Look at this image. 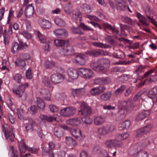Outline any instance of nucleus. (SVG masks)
Wrapping results in <instances>:
<instances>
[{"instance_id":"f257e3e1","label":"nucleus","mask_w":157,"mask_h":157,"mask_svg":"<svg viewBox=\"0 0 157 157\" xmlns=\"http://www.w3.org/2000/svg\"><path fill=\"white\" fill-rule=\"evenodd\" d=\"M128 136L127 133H124L117 135L114 139H109L106 140L105 142L106 147L108 148H111L113 147L115 148L121 147L122 143L120 141L127 138Z\"/></svg>"},{"instance_id":"f03ea898","label":"nucleus","mask_w":157,"mask_h":157,"mask_svg":"<svg viewBox=\"0 0 157 157\" xmlns=\"http://www.w3.org/2000/svg\"><path fill=\"white\" fill-rule=\"evenodd\" d=\"M109 61L106 59H102L93 61L91 67L95 71H99L107 69L109 67Z\"/></svg>"},{"instance_id":"7ed1b4c3","label":"nucleus","mask_w":157,"mask_h":157,"mask_svg":"<svg viewBox=\"0 0 157 157\" xmlns=\"http://www.w3.org/2000/svg\"><path fill=\"white\" fill-rule=\"evenodd\" d=\"M2 131L4 132L6 139L8 141L13 142L14 141V134L13 132V128L12 126H8L7 124L5 126L2 125Z\"/></svg>"},{"instance_id":"20e7f679","label":"nucleus","mask_w":157,"mask_h":157,"mask_svg":"<svg viewBox=\"0 0 157 157\" xmlns=\"http://www.w3.org/2000/svg\"><path fill=\"white\" fill-rule=\"evenodd\" d=\"M81 27H82L84 30L86 31L91 32H93L94 31L93 29L88 27L84 23H82L78 27H73L71 29V32L75 34L83 35L84 34V33L81 31Z\"/></svg>"},{"instance_id":"39448f33","label":"nucleus","mask_w":157,"mask_h":157,"mask_svg":"<svg viewBox=\"0 0 157 157\" xmlns=\"http://www.w3.org/2000/svg\"><path fill=\"white\" fill-rule=\"evenodd\" d=\"M132 103L131 99L129 98L126 101H118L117 104L118 112L120 113L124 111L128 107L131 105Z\"/></svg>"},{"instance_id":"423d86ee","label":"nucleus","mask_w":157,"mask_h":157,"mask_svg":"<svg viewBox=\"0 0 157 157\" xmlns=\"http://www.w3.org/2000/svg\"><path fill=\"white\" fill-rule=\"evenodd\" d=\"M59 53L61 55L65 56H70L73 54L74 51L72 46L69 44L68 43L63 48L59 50Z\"/></svg>"},{"instance_id":"0eeeda50","label":"nucleus","mask_w":157,"mask_h":157,"mask_svg":"<svg viewBox=\"0 0 157 157\" xmlns=\"http://www.w3.org/2000/svg\"><path fill=\"white\" fill-rule=\"evenodd\" d=\"M81 109L79 110V113L83 116H90L92 113V110L90 107L85 102H82L80 105Z\"/></svg>"},{"instance_id":"6e6552de","label":"nucleus","mask_w":157,"mask_h":157,"mask_svg":"<svg viewBox=\"0 0 157 157\" xmlns=\"http://www.w3.org/2000/svg\"><path fill=\"white\" fill-rule=\"evenodd\" d=\"M152 126L151 124L146 125L142 128L136 131V135L137 137H141L147 134L151 129Z\"/></svg>"},{"instance_id":"1a4fd4ad","label":"nucleus","mask_w":157,"mask_h":157,"mask_svg":"<svg viewBox=\"0 0 157 157\" xmlns=\"http://www.w3.org/2000/svg\"><path fill=\"white\" fill-rule=\"evenodd\" d=\"M114 129V127L112 126H110L108 127L103 126L98 128L97 132L100 135L104 136L108 134L109 132H112Z\"/></svg>"},{"instance_id":"9d476101","label":"nucleus","mask_w":157,"mask_h":157,"mask_svg":"<svg viewBox=\"0 0 157 157\" xmlns=\"http://www.w3.org/2000/svg\"><path fill=\"white\" fill-rule=\"evenodd\" d=\"M87 59V57L86 55L78 54L73 59V61L75 63L81 65H84L86 63Z\"/></svg>"},{"instance_id":"9b49d317","label":"nucleus","mask_w":157,"mask_h":157,"mask_svg":"<svg viewBox=\"0 0 157 157\" xmlns=\"http://www.w3.org/2000/svg\"><path fill=\"white\" fill-rule=\"evenodd\" d=\"M53 33L57 37L60 38H65L68 35V31L64 29H56L53 31Z\"/></svg>"},{"instance_id":"f8f14e48","label":"nucleus","mask_w":157,"mask_h":157,"mask_svg":"<svg viewBox=\"0 0 157 157\" xmlns=\"http://www.w3.org/2000/svg\"><path fill=\"white\" fill-rule=\"evenodd\" d=\"M108 53V52L106 51L100 49L90 50L86 52L87 54L94 57L98 56L100 55H106Z\"/></svg>"},{"instance_id":"ddd939ff","label":"nucleus","mask_w":157,"mask_h":157,"mask_svg":"<svg viewBox=\"0 0 157 157\" xmlns=\"http://www.w3.org/2000/svg\"><path fill=\"white\" fill-rule=\"evenodd\" d=\"M64 75L60 74H54L51 77V80L54 84H58L62 82L64 79Z\"/></svg>"},{"instance_id":"4468645a","label":"nucleus","mask_w":157,"mask_h":157,"mask_svg":"<svg viewBox=\"0 0 157 157\" xmlns=\"http://www.w3.org/2000/svg\"><path fill=\"white\" fill-rule=\"evenodd\" d=\"M13 92L14 94L18 97L22 98V100L23 101L26 100L27 95L25 92V89H13Z\"/></svg>"},{"instance_id":"2eb2a0df","label":"nucleus","mask_w":157,"mask_h":157,"mask_svg":"<svg viewBox=\"0 0 157 157\" xmlns=\"http://www.w3.org/2000/svg\"><path fill=\"white\" fill-rule=\"evenodd\" d=\"M150 140L151 138L150 137L146 138L142 140L137 144L142 150L150 144Z\"/></svg>"},{"instance_id":"dca6fc26","label":"nucleus","mask_w":157,"mask_h":157,"mask_svg":"<svg viewBox=\"0 0 157 157\" xmlns=\"http://www.w3.org/2000/svg\"><path fill=\"white\" fill-rule=\"evenodd\" d=\"M157 81V76L156 74L152 75L148 77L145 80H144L140 83L138 85V87L139 88L141 87L144 85L146 82L147 81L149 83H152Z\"/></svg>"},{"instance_id":"f3484780","label":"nucleus","mask_w":157,"mask_h":157,"mask_svg":"<svg viewBox=\"0 0 157 157\" xmlns=\"http://www.w3.org/2000/svg\"><path fill=\"white\" fill-rule=\"evenodd\" d=\"M67 73L69 77L73 79H77L78 76V71L72 68L68 69L67 70Z\"/></svg>"},{"instance_id":"a211bd4d","label":"nucleus","mask_w":157,"mask_h":157,"mask_svg":"<svg viewBox=\"0 0 157 157\" xmlns=\"http://www.w3.org/2000/svg\"><path fill=\"white\" fill-rule=\"evenodd\" d=\"M70 132L71 135L77 139L80 140L83 137L81 131L79 129H71Z\"/></svg>"},{"instance_id":"6ab92c4d","label":"nucleus","mask_w":157,"mask_h":157,"mask_svg":"<svg viewBox=\"0 0 157 157\" xmlns=\"http://www.w3.org/2000/svg\"><path fill=\"white\" fill-rule=\"evenodd\" d=\"M150 113V111L149 110H144L139 113L136 116V120L137 121H140L143 120L146 117L148 116Z\"/></svg>"},{"instance_id":"aec40b11","label":"nucleus","mask_w":157,"mask_h":157,"mask_svg":"<svg viewBox=\"0 0 157 157\" xmlns=\"http://www.w3.org/2000/svg\"><path fill=\"white\" fill-rule=\"evenodd\" d=\"M33 8L31 4H29L25 8V16L27 18H30L33 16Z\"/></svg>"},{"instance_id":"412c9836","label":"nucleus","mask_w":157,"mask_h":157,"mask_svg":"<svg viewBox=\"0 0 157 157\" xmlns=\"http://www.w3.org/2000/svg\"><path fill=\"white\" fill-rule=\"evenodd\" d=\"M67 124L73 126H77L80 124L81 121L78 118L71 119L67 120L66 121Z\"/></svg>"},{"instance_id":"4be33fe9","label":"nucleus","mask_w":157,"mask_h":157,"mask_svg":"<svg viewBox=\"0 0 157 157\" xmlns=\"http://www.w3.org/2000/svg\"><path fill=\"white\" fill-rule=\"evenodd\" d=\"M19 148L21 153H25L26 150H28V147L26 145L25 142L24 140H22L19 142Z\"/></svg>"},{"instance_id":"5701e85b","label":"nucleus","mask_w":157,"mask_h":157,"mask_svg":"<svg viewBox=\"0 0 157 157\" xmlns=\"http://www.w3.org/2000/svg\"><path fill=\"white\" fill-rule=\"evenodd\" d=\"M103 25L105 29L111 31L113 33H116L117 34H118L119 31L115 27H112L111 25L107 23H104Z\"/></svg>"},{"instance_id":"b1692460","label":"nucleus","mask_w":157,"mask_h":157,"mask_svg":"<svg viewBox=\"0 0 157 157\" xmlns=\"http://www.w3.org/2000/svg\"><path fill=\"white\" fill-rule=\"evenodd\" d=\"M82 17L81 13L78 10L75 9L73 11L72 17L74 20L80 21Z\"/></svg>"},{"instance_id":"393cba45","label":"nucleus","mask_w":157,"mask_h":157,"mask_svg":"<svg viewBox=\"0 0 157 157\" xmlns=\"http://www.w3.org/2000/svg\"><path fill=\"white\" fill-rule=\"evenodd\" d=\"M105 121V118L101 116H96L94 119V123L97 125H102Z\"/></svg>"},{"instance_id":"a878e982","label":"nucleus","mask_w":157,"mask_h":157,"mask_svg":"<svg viewBox=\"0 0 157 157\" xmlns=\"http://www.w3.org/2000/svg\"><path fill=\"white\" fill-rule=\"evenodd\" d=\"M54 135L58 137H61L63 136L64 133L61 128L58 126H56L54 129Z\"/></svg>"},{"instance_id":"bb28decb","label":"nucleus","mask_w":157,"mask_h":157,"mask_svg":"<svg viewBox=\"0 0 157 157\" xmlns=\"http://www.w3.org/2000/svg\"><path fill=\"white\" fill-rule=\"evenodd\" d=\"M141 150V149L137 144L131 148L129 150V153L130 155H133Z\"/></svg>"},{"instance_id":"cd10ccee","label":"nucleus","mask_w":157,"mask_h":157,"mask_svg":"<svg viewBox=\"0 0 157 157\" xmlns=\"http://www.w3.org/2000/svg\"><path fill=\"white\" fill-rule=\"evenodd\" d=\"M51 24L50 22L46 20L42 19L40 22V26L43 29H49L51 27Z\"/></svg>"},{"instance_id":"c85d7f7f","label":"nucleus","mask_w":157,"mask_h":157,"mask_svg":"<svg viewBox=\"0 0 157 157\" xmlns=\"http://www.w3.org/2000/svg\"><path fill=\"white\" fill-rule=\"evenodd\" d=\"M137 17L143 25L145 26L149 25V22H148L147 20L140 13H137Z\"/></svg>"},{"instance_id":"c756f323","label":"nucleus","mask_w":157,"mask_h":157,"mask_svg":"<svg viewBox=\"0 0 157 157\" xmlns=\"http://www.w3.org/2000/svg\"><path fill=\"white\" fill-rule=\"evenodd\" d=\"M36 99V102L39 108L42 111L44 110L45 108L44 101L42 99L40 98L37 97Z\"/></svg>"},{"instance_id":"7c9ffc66","label":"nucleus","mask_w":157,"mask_h":157,"mask_svg":"<svg viewBox=\"0 0 157 157\" xmlns=\"http://www.w3.org/2000/svg\"><path fill=\"white\" fill-rule=\"evenodd\" d=\"M68 40L65 41L63 40H55L54 44L55 45L57 46L62 47L63 46H65L67 45L68 43Z\"/></svg>"},{"instance_id":"2f4dec72","label":"nucleus","mask_w":157,"mask_h":157,"mask_svg":"<svg viewBox=\"0 0 157 157\" xmlns=\"http://www.w3.org/2000/svg\"><path fill=\"white\" fill-rule=\"evenodd\" d=\"M20 49L19 44L17 42L12 43L11 47V51L13 54H15Z\"/></svg>"},{"instance_id":"473e14b6","label":"nucleus","mask_w":157,"mask_h":157,"mask_svg":"<svg viewBox=\"0 0 157 157\" xmlns=\"http://www.w3.org/2000/svg\"><path fill=\"white\" fill-rule=\"evenodd\" d=\"M84 89H74L72 93L75 96H78L82 95L84 93Z\"/></svg>"},{"instance_id":"72a5a7b5","label":"nucleus","mask_w":157,"mask_h":157,"mask_svg":"<svg viewBox=\"0 0 157 157\" xmlns=\"http://www.w3.org/2000/svg\"><path fill=\"white\" fill-rule=\"evenodd\" d=\"M66 142L67 145L70 146H74L77 144L75 140L70 137H66Z\"/></svg>"},{"instance_id":"f704fd0d","label":"nucleus","mask_w":157,"mask_h":157,"mask_svg":"<svg viewBox=\"0 0 157 157\" xmlns=\"http://www.w3.org/2000/svg\"><path fill=\"white\" fill-rule=\"evenodd\" d=\"M54 21L56 24L59 27H64L66 25V22L64 20L59 18H55Z\"/></svg>"},{"instance_id":"c9c22d12","label":"nucleus","mask_w":157,"mask_h":157,"mask_svg":"<svg viewBox=\"0 0 157 157\" xmlns=\"http://www.w3.org/2000/svg\"><path fill=\"white\" fill-rule=\"evenodd\" d=\"M35 124V122L32 119L29 120L28 124L25 126L26 130L27 131H32L33 129V125Z\"/></svg>"},{"instance_id":"e433bc0d","label":"nucleus","mask_w":157,"mask_h":157,"mask_svg":"<svg viewBox=\"0 0 157 157\" xmlns=\"http://www.w3.org/2000/svg\"><path fill=\"white\" fill-rule=\"evenodd\" d=\"M104 91V89H91L90 92L92 96H96L100 94Z\"/></svg>"},{"instance_id":"4c0bfd02","label":"nucleus","mask_w":157,"mask_h":157,"mask_svg":"<svg viewBox=\"0 0 157 157\" xmlns=\"http://www.w3.org/2000/svg\"><path fill=\"white\" fill-rule=\"evenodd\" d=\"M81 8L82 11H84L86 13H89L91 12V7L88 5L86 4H82L81 6Z\"/></svg>"},{"instance_id":"58836bf2","label":"nucleus","mask_w":157,"mask_h":157,"mask_svg":"<svg viewBox=\"0 0 157 157\" xmlns=\"http://www.w3.org/2000/svg\"><path fill=\"white\" fill-rule=\"evenodd\" d=\"M67 108V117L73 116L76 112V109L73 107H68Z\"/></svg>"},{"instance_id":"ea45409f","label":"nucleus","mask_w":157,"mask_h":157,"mask_svg":"<svg viewBox=\"0 0 157 157\" xmlns=\"http://www.w3.org/2000/svg\"><path fill=\"white\" fill-rule=\"evenodd\" d=\"M121 20L125 23L132 26L134 24V22L130 17L127 16H122L121 17Z\"/></svg>"},{"instance_id":"a19ab883","label":"nucleus","mask_w":157,"mask_h":157,"mask_svg":"<svg viewBox=\"0 0 157 157\" xmlns=\"http://www.w3.org/2000/svg\"><path fill=\"white\" fill-rule=\"evenodd\" d=\"M19 58L24 60L29 61L31 59V57L29 54L26 53H22L19 55Z\"/></svg>"},{"instance_id":"79ce46f5","label":"nucleus","mask_w":157,"mask_h":157,"mask_svg":"<svg viewBox=\"0 0 157 157\" xmlns=\"http://www.w3.org/2000/svg\"><path fill=\"white\" fill-rule=\"evenodd\" d=\"M111 96V94L110 93H105L101 95V98L103 101H107L110 100Z\"/></svg>"},{"instance_id":"37998d69","label":"nucleus","mask_w":157,"mask_h":157,"mask_svg":"<svg viewBox=\"0 0 157 157\" xmlns=\"http://www.w3.org/2000/svg\"><path fill=\"white\" fill-rule=\"evenodd\" d=\"M90 116H84L82 117L83 122L86 124H91L92 121V119L90 117Z\"/></svg>"},{"instance_id":"c03bdc74","label":"nucleus","mask_w":157,"mask_h":157,"mask_svg":"<svg viewBox=\"0 0 157 157\" xmlns=\"http://www.w3.org/2000/svg\"><path fill=\"white\" fill-rule=\"evenodd\" d=\"M17 65H18L21 68L25 67L26 65L25 60L23 59H19L17 60L15 62Z\"/></svg>"},{"instance_id":"a18cd8bd","label":"nucleus","mask_w":157,"mask_h":157,"mask_svg":"<svg viewBox=\"0 0 157 157\" xmlns=\"http://www.w3.org/2000/svg\"><path fill=\"white\" fill-rule=\"evenodd\" d=\"M83 77L86 78H90L93 76V72L90 69H87Z\"/></svg>"},{"instance_id":"49530a36","label":"nucleus","mask_w":157,"mask_h":157,"mask_svg":"<svg viewBox=\"0 0 157 157\" xmlns=\"http://www.w3.org/2000/svg\"><path fill=\"white\" fill-rule=\"evenodd\" d=\"M10 151L12 155V157H18V155L17 150L14 148L13 146L10 147Z\"/></svg>"},{"instance_id":"de8ad7c7","label":"nucleus","mask_w":157,"mask_h":157,"mask_svg":"<svg viewBox=\"0 0 157 157\" xmlns=\"http://www.w3.org/2000/svg\"><path fill=\"white\" fill-rule=\"evenodd\" d=\"M44 66L46 68H51L54 66V63L52 61H49L48 60H45L44 62Z\"/></svg>"},{"instance_id":"09e8293b","label":"nucleus","mask_w":157,"mask_h":157,"mask_svg":"<svg viewBox=\"0 0 157 157\" xmlns=\"http://www.w3.org/2000/svg\"><path fill=\"white\" fill-rule=\"evenodd\" d=\"M124 54L123 52L121 51H117L115 52L113 54V56L116 58H122Z\"/></svg>"},{"instance_id":"8fccbe9b","label":"nucleus","mask_w":157,"mask_h":157,"mask_svg":"<svg viewBox=\"0 0 157 157\" xmlns=\"http://www.w3.org/2000/svg\"><path fill=\"white\" fill-rule=\"evenodd\" d=\"M157 94V89H151L149 91L148 96L152 98L153 96Z\"/></svg>"},{"instance_id":"3c124183","label":"nucleus","mask_w":157,"mask_h":157,"mask_svg":"<svg viewBox=\"0 0 157 157\" xmlns=\"http://www.w3.org/2000/svg\"><path fill=\"white\" fill-rule=\"evenodd\" d=\"M17 114L18 118L21 120H23L24 119L23 111L20 109H17Z\"/></svg>"},{"instance_id":"603ef678","label":"nucleus","mask_w":157,"mask_h":157,"mask_svg":"<svg viewBox=\"0 0 157 157\" xmlns=\"http://www.w3.org/2000/svg\"><path fill=\"white\" fill-rule=\"evenodd\" d=\"M96 47L101 48H107V45L103 43L98 42H94L92 43Z\"/></svg>"},{"instance_id":"864d4df0","label":"nucleus","mask_w":157,"mask_h":157,"mask_svg":"<svg viewBox=\"0 0 157 157\" xmlns=\"http://www.w3.org/2000/svg\"><path fill=\"white\" fill-rule=\"evenodd\" d=\"M37 36L40 40L41 43H44L46 41L45 37L39 31L37 32Z\"/></svg>"},{"instance_id":"5fc2aeb1","label":"nucleus","mask_w":157,"mask_h":157,"mask_svg":"<svg viewBox=\"0 0 157 157\" xmlns=\"http://www.w3.org/2000/svg\"><path fill=\"white\" fill-rule=\"evenodd\" d=\"M106 39L108 40V43L111 44L115 46L117 44V42L109 36H107Z\"/></svg>"},{"instance_id":"6e6d98bb","label":"nucleus","mask_w":157,"mask_h":157,"mask_svg":"<svg viewBox=\"0 0 157 157\" xmlns=\"http://www.w3.org/2000/svg\"><path fill=\"white\" fill-rule=\"evenodd\" d=\"M55 97L57 100H63L65 98V95L63 94L58 93L55 95Z\"/></svg>"},{"instance_id":"4d7b16f0","label":"nucleus","mask_w":157,"mask_h":157,"mask_svg":"<svg viewBox=\"0 0 157 157\" xmlns=\"http://www.w3.org/2000/svg\"><path fill=\"white\" fill-rule=\"evenodd\" d=\"M13 78L16 82L20 83L22 78V77L21 75L17 74L13 76Z\"/></svg>"},{"instance_id":"13d9d810","label":"nucleus","mask_w":157,"mask_h":157,"mask_svg":"<svg viewBox=\"0 0 157 157\" xmlns=\"http://www.w3.org/2000/svg\"><path fill=\"white\" fill-rule=\"evenodd\" d=\"M144 68L143 66H139L136 70L135 72L137 75H140L142 72H144L143 69Z\"/></svg>"},{"instance_id":"bf43d9fd","label":"nucleus","mask_w":157,"mask_h":157,"mask_svg":"<svg viewBox=\"0 0 157 157\" xmlns=\"http://www.w3.org/2000/svg\"><path fill=\"white\" fill-rule=\"evenodd\" d=\"M49 108L52 112H56L58 111V108L53 105H50L49 106Z\"/></svg>"},{"instance_id":"052dcab7","label":"nucleus","mask_w":157,"mask_h":157,"mask_svg":"<svg viewBox=\"0 0 157 157\" xmlns=\"http://www.w3.org/2000/svg\"><path fill=\"white\" fill-rule=\"evenodd\" d=\"M26 78L28 79H31L32 78L33 75L31 69H29L26 71Z\"/></svg>"},{"instance_id":"680f3d73","label":"nucleus","mask_w":157,"mask_h":157,"mask_svg":"<svg viewBox=\"0 0 157 157\" xmlns=\"http://www.w3.org/2000/svg\"><path fill=\"white\" fill-rule=\"evenodd\" d=\"M4 42L5 45H8L9 43L10 36L4 33Z\"/></svg>"},{"instance_id":"e2e57ef3","label":"nucleus","mask_w":157,"mask_h":157,"mask_svg":"<svg viewBox=\"0 0 157 157\" xmlns=\"http://www.w3.org/2000/svg\"><path fill=\"white\" fill-rule=\"evenodd\" d=\"M148 155L146 151H143L137 155L135 157H148Z\"/></svg>"},{"instance_id":"0e129e2a","label":"nucleus","mask_w":157,"mask_h":157,"mask_svg":"<svg viewBox=\"0 0 157 157\" xmlns=\"http://www.w3.org/2000/svg\"><path fill=\"white\" fill-rule=\"evenodd\" d=\"M60 114L62 116L67 117V108H65L61 109L59 112Z\"/></svg>"},{"instance_id":"69168bd1","label":"nucleus","mask_w":157,"mask_h":157,"mask_svg":"<svg viewBox=\"0 0 157 157\" xmlns=\"http://www.w3.org/2000/svg\"><path fill=\"white\" fill-rule=\"evenodd\" d=\"M103 150V149H102L100 146H98L95 147L93 149V151L94 152L99 154L101 153V151Z\"/></svg>"},{"instance_id":"338daca9","label":"nucleus","mask_w":157,"mask_h":157,"mask_svg":"<svg viewBox=\"0 0 157 157\" xmlns=\"http://www.w3.org/2000/svg\"><path fill=\"white\" fill-rule=\"evenodd\" d=\"M56 118L53 116L49 117L47 116L46 121L51 122L56 121Z\"/></svg>"},{"instance_id":"774afa93","label":"nucleus","mask_w":157,"mask_h":157,"mask_svg":"<svg viewBox=\"0 0 157 157\" xmlns=\"http://www.w3.org/2000/svg\"><path fill=\"white\" fill-rule=\"evenodd\" d=\"M118 8L121 10L124 11L127 9V7L125 5V2L120 6H118Z\"/></svg>"}]
</instances>
